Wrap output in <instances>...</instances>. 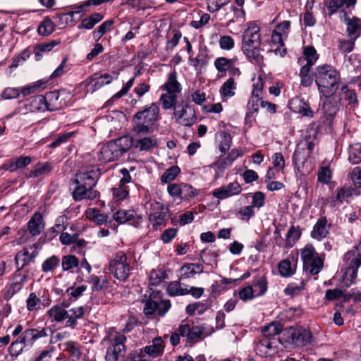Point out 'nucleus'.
<instances>
[{
    "label": "nucleus",
    "mask_w": 361,
    "mask_h": 361,
    "mask_svg": "<svg viewBox=\"0 0 361 361\" xmlns=\"http://www.w3.org/2000/svg\"><path fill=\"white\" fill-rule=\"evenodd\" d=\"M100 176L99 169L76 173L74 183L76 187L73 191V198L75 201L83 200H93L97 199L99 192L93 188L96 185Z\"/></svg>",
    "instance_id": "nucleus-1"
},
{
    "label": "nucleus",
    "mask_w": 361,
    "mask_h": 361,
    "mask_svg": "<svg viewBox=\"0 0 361 361\" xmlns=\"http://www.w3.org/2000/svg\"><path fill=\"white\" fill-rule=\"evenodd\" d=\"M314 76L319 92L323 97L329 98L336 92L341 75L334 66L319 65L316 68Z\"/></svg>",
    "instance_id": "nucleus-2"
},
{
    "label": "nucleus",
    "mask_w": 361,
    "mask_h": 361,
    "mask_svg": "<svg viewBox=\"0 0 361 361\" xmlns=\"http://www.w3.org/2000/svg\"><path fill=\"white\" fill-rule=\"evenodd\" d=\"M242 51L253 63L260 64L263 61L261 52V39L259 27L249 24L242 36Z\"/></svg>",
    "instance_id": "nucleus-3"
},
{
    "label": "nucleus",
    "mask_w": 361,
    "mask_h": 361,
    "mask_svg": "<svg viewBox=\"0 0 361 361\" xmlns=\"http://www.w3.org/2000/svg\"><path fill=\"white\" fill-rule=\"evenodd\" d=\"M133 146V138L126 135L103 145L98 153V159L111 162L119 159Z\"/></svg>",
    "instance_id": "nucleus-4"
},
{
    "label": "nucleus",
    "mask_w": 361,
    "mask_h": 361,
    "mask_svg": "<svg viewBox=\"0 0 361 361\" xmlns=\"http://www.w3.org/2000/svg\"><path fill=\"white\" fill-rule=\"evenodd\" d=\"M312 339V335L310 330L297 326L286 329L279 340L285 348H294L303 347L310 343Z\"/></svg>",
    "instance_id": "nucleus-5"
},
{
    "label": "nucleus",
    "mask_w": 361,
    "mask_h": 361,
    "mask_svg": "<svg viewBox=\"0 0 361 361\" xmlns=\"http://www.w3.org/2000/svg\"><path fill=\"white\" fill-rule=\"evenodd\" d=\"M133 269L131 259L123 251L117 252L109 262L110 272L121 281H127Z\"/></svg>",
    "instance_id": "nucleus-6"
},
{
    "label": "nucleus",
    "mask_w": 361,
    "mask_h": 361,
    "mask_svg": "<svg viewBox=\"0 0 361 361\" xmlns=\"http://www.w3.org/2000/svg\"><path fill=\"white\" fill-rule=\"evenodd\" d=\"M303 269L311 275L318 274L324 266V256L317 253L312 245H307L301 250Z\"/></svg>",
    "instance_id": "nucleus-7"
},
{
    "label": "nucleus",
    "mask_w": 361,
    "mask_h": 361,
    "mask_svg": "<svg viewBox=\"0 0 361 361\" xmlns=\"http://www.w3.org/2000/svg\"><path fill=\"white\" fill-rule=\"evenodd\" d=\"M173 118L178 124L185 127H190L197 121L195 108L188 100H182L176 105Z\"/></svg>",
    "instance_id": "nucleus-8"
},
{
    "label": "nucleus",
    "mask_w": 361,
    "mask_h": 361,
    "mask_svg": "<svg viewBox=\"0 0 361 361\" xmlns=\"http://www.w3.org/2000/svg\"><path fill=\"white\" fill-rule=\"evenodd\" d=\"M264 83L261 76L254 82L252 85V90L250 98L247 103V112L246 114V119L252 117L255 114L259 111V107L261 106V101H264L263 97Z\"/></svg>",
    "instance_id": "nucleus-9"
},
{
    "label": "nucleus",
    "mask_w": 361,
    "mask_h": 361,
    "mask_svg": "<svg viewBox=\"0 0 361 361\" xmlns=\"http://www.w3.org/2000/svg\"><path fill=\"white\" fill-rule=\"evenodd\" d=\"M168 219V209L162 203L155 201L150 204L149 221L154 229L165 226Z\"/></svg>",
    "instance_id": "nucleus-10"
},
{
    "label": "nucleus",
    "mask_w": 361,
    "mask_h": 361,
    "mask_svg": "<svg viewBox=\"0 0 361 361\" xmlns=\"http://www.w3.org/2000/svg\"><path fill=\"white\" fill-rule=\"evenodd\" d=\"M126 341V338L124 335L116 334L112 336L111 345L106 350V361H118V357L123 355Z\"/></svg>",
    "instance_id": "nucleus-11"
},
{
    "label": "nucleus",
    "mask_w": 361,
    "mask_h": 361,
    "mask_svg": "<svg viewBox=\"0 0 361 361\" xmlns=\"http://www.w3.org/2000/svg\"><path fill=\"white\" fill-rule=\"evenodd\" d=\"M343 259L348 266L344 278L353 282L357 278V271L361 265V253L352 250L345 254Z\"/></svg>",
    "instance_id": "nucleus-12"
},
{
    "label": "nucleus",
    "mask_w": 361,
    "mask_h": 361,
    "mask_svg": "<svg viewBox=\"0 0 361 361\" xmlns=\"http://www.w3.org/2000/svg\"><path fill=\"white\" fill-rule=\"evenodd\" d=\"M47 111L46 98L43 95H36L19 104L18 111L21 114H27L30 112Z\"/></svg>",
    "instance_id": "nucleus-13"
},
{
    "label": "nucleus",
    "mask_w": 361,
    "mask_h": 361,
    "mask_svg": "<svg viewBox=\"0 0 361 361\" xmlns=\"http://www.w3.org/2000/svg\"><path fill=\"white\" fill-rule=\"evenodd\" d=\"M114 78H116V74L111 75L104 73L99 75L95 73L90 76L84 82L87 92L93 93L106 85L110 84Z\"/></svg>",
    "instance_id": "nucleus-14"
},
{
    "label": "nucleus",
    "mask_w": 361,
    "mask_h": 361,
    "mask_svg": "<svg viewBox=\"0 0 361 361\" xmlns=\"http://www.w3.org/2000/svg\"><path fill=\"white\" fill-rule=\"evenodd\" d=\"M164 346L163 345V341L161 337H156L152 340V344L147 345L143 349H141L140 352H136L133 355V361H147L146 359H143L142 353L148 355L152 357H157L161 355L164 352Z\"/></svg>",
    "instance_id": "nucleus-15"
},
{
    "label": "nucleus",
    "mask_w": 361,
    "mask_h": 361,
    "mask_svg": "<svg viewBox=\"0 0 361 361\" xmlns=\"http://www.w3.org/2000/svg\"><path fill=\"white\" fill-rule=\"evenodd\" d=\"M171 307L170 300H162L159 302L149 298L145 302L143 312L145 315H152L157 312L159 316L163 317Z\"/></svg>",
    "instance_id": "nucleus-16"
},
{
    "label": "nucleus",
    "mask_w": 361,
    "mask_h": 361,
    "mask_svg": "<svg viewBox=\"0 0 361 361\" xmlns=\"http://www.w3.org/2000/svg\"><path fill=\"white\" fill-rule=\"evenodd\" d=\"M114 219L119 224L128 223L138 227L142 221V218L134 210L119 209L113 215Z\"/></svg>",
    "instance_id": "nucleus-17"
},
{
    "label": "nucleus",
    "mask_w": 361,
    "mask_h": 361,
    "mask_svg": "<svg viewBox=\"0 0 361 361\" xmlns=\"http://www.w3.org/2000/svg\"><path fill=\"white\" fill-rule=\"evenodd\" d=\"M242 188L238 182H232L226 185L221 186L212 191V195L219 199L224 200L240 193Z\"/></svg>",
    "instance_id": "nucleus-18"
},
{
    "label": "nucleus",
    "mask_w": 361,
    "mask_h": 361,
    "mask_svg": "<svg viewBox=\"0 0 361 361\" xmlns=\"http://www.w3.org/2000/svg\"><path fill=\"white\" fill-rule=\"evenodd\" d=\"M49 331V328L26 329L21 334L22 341L24 345L30 348L37 340L48 336Z\"/></svg>",
    "instance_id": "nucleus-19"
},
{
    "label": "nucleus",
    "mask_w": 361,
    "mask_h": 361,
    "mask_svg": "<svg viewBox=\"0 0 361 361\" xmlns=\"http://www.w3.org/2000/svg\"><path fill=\"white\" fill-rule=\"evenodd\" d=\"M159 112V107L157 103H152L148 108L137 112L135 118L138 121H143L152 126L157 120Z\"/></svg>",
    "instance_id": "nucleus-20"
},
{
    "label": "nucleus",
    "mask_w": 361,
    "mask_h": 361,
    "mask_svg": "<svg viewBox=\"0 0 361 361\" xmlns=\"http://www.w3.org/2000/svg\"><path fill=\"white\" fill-rule=\"evenodd\" d=\"M37 255V251L33 250L30 252L28 247H23L20 251L18 252L15 256L17 271H20L24 267L33 262Z\"/></svg>",
    "instance_id": "nucleus-21"
},
{
    "label": "nucleus",
    "mask_w": 361,
    "mask_h": 361,
    "mask_svg": "<svg viewBox=\"0 0 361 361\" xmlns=\"http://www.w3.org/2000/svg\"><path fill=\"white\" fill-rule=\"evenodd\" d=\"M243 154V151L240 149H232L226 158L217 160L209 166L217 169L219 171L223 172L227 167L231 166L238 157L242 156Z\"/></svg>",
    "instance_id": "nucleus-22"
},
{
    "label": "nucleus",
    "mask_w": 361,
    "mask_h": 361,
    "mask_svg": "<svg viewBox=\"0 0 361 361\" xmlns=\"http://www.w3.org/2000/svg\"><path fill=\"white\" fill-rule=\"evenodd\" d=\"M355 4L356 0H326L324 1L329 16L335 14L343 6L346 8H353Z\"/></svg>",
    "instance_id": "nucleus-23"
},
{
    "label": "nucleus",
    "mask_w": 361,
    "mask_h": 361,
    "mask_svg": "<svg viewBox=\"0 0 361 361\" xmlns=\"http://www.w3.org/2000/svg\"><path fill=\"white\" fill-rule=\"evenodd\" d=\"M27 228L30 233L36 236L41 233L44 228V221L42 215L39 212H35L31 216L27 223Z\"/></svg>",
    "instance_id": "nucleus-24"
},
{
    "label": "nucleus",
    "mask_w": 361,
    "mask_h": 361,
    "mask_svg": "<svg viewBox=\"0 0 361 361\" xmlns=\"http://www.w3.org/2000/svg\"><path fill=\"white\" fill-rule=\"evenodd\" d=\"M327 220L325 217L319 218L311 232V237L317 240H322L329 234Z\"/></svg>",
    "instance_id": "nucleus-25"
},
{
    "label": "nucleus",
    "mask_w": 361,
    "mask_h": 361,
    "mask_svg": "<svg viewBox=\"0 0 361 361\" xmlns=\"http://www.w3.org/2000/svg\"><path fill=\"white\" fill-rule=\"evenodd\" d=\"M85 314L82 307H75L66 310V326L75 329L78 324V319L82 318Z\"/></svg>",
    "instance_id": "nucleus-26"
},
{
    "label": "nucleus",
    "mask_w": 361,
    "mask_h": 361,
    "mask_svg": "<svg viewBox=\"0 0 361 361\" xmlns=\"http://www.w3.org/2000/svg\"><path fill=\"white\" fill-rule=\"evenodd\" d=\"M176 73L172 72L169 75L167 81L162 86L161 89L166 92H170L171 94L178 95L181 91V85L177 81Z\"/></svg>",
    "instance_id": "nucleus-27"
},
{
    "label": "nucleus",
    "mask_w": 361,
    "mask_h": 361,
    "mask_svg": "<svg viewBox=\"0 0 361 361\" xmlns=\"http://www.w3.org/2000/svg\"><path fill=\"white\" fill-rule=\"evenodd\" d=\"M345 21L348 36L357 39L361 34V19L354 17L346 18Z\"/></svg>",
    "instance_id": "nucleus-28"
},
{
    "label": "nucleus",
    "mask_w": 361,
    "mask_h": 361,
    "mask_svg": "<svg viewBox=\"0 0 361 361\" xmlns=\"http://www.w3.org/2000/svg\"><path fill=\"white\" fill-rule=\"evenodd\" d=\"M47 315L51 322L60 323L66 319V310L61 305H54L47 312Z\"/></svg>",
    "instance_id": "nucleus-29"
},
{
    "label": "nucleus",
    "mask_w": 361,
    "mask_h": 361,
    "mask_svg": "<svg viewBox=\"0 0 361 361\" xmlns=\"http://www.w3.org/2000/svg\"><path fill=\"white\" fill-rule=\"evenodd\" d=\"M157 145V142L154 137L140 138L135 142L133 140V146L139 151H149Z\"/></svg>",
    "instance_id": "nucleus-30"
},
{
    "label": "nucleus",
    "mask_w": 361,
    "mask_h": 361,
    "mask_svg": "<svg viewBox=\"0 0 361 361\" xmlns=\"http://www.w3.org/2000/svg\"><path fill=\"white\" fill-rule=\"evenodd\" d=\"M191 63L195 68L196 70L201 68L202 66H206L208 63V54L206 48H200L197 56L195 58H189Z\"/></svg>",
    "instance_id": "nucleus-31"
},
{
    "label": "nucleus",
    "mask_w": 361,
    "mask_h": 361,
    "mask_svg": "<svg viewBox=\"0 0 361 361\" xmlns=\"http://www.w3.org/2000/svg\"><path fill=\"white\" fill-rule=\"evenodd\" d=\"M278 269L282 276L289 277L295 273L296 264L289 259H285L279 262Z\"/></svg>",
    "instance_id": "nucleus-32"
},
{
    "label": "nucleus",
    "mask_w": 361,
    "mask_h": 361,
    "mask_svg": "<svg viewBox=\"0 0 361 361\" xmlns=\"http://www.w3.org/2000/svg\"><path fill=\"white\" fill-rule=\"evenodd\" d=\"M255 297L263 295L267 290V281L264 276L256 277L252 285Z\"/></svg>",
    "instance_id": "nucleus-33"
},
{
    "label": "nucleus",
    "mask_w": 361,
    "mask_h": 361,
    "mask_svg": "<svg viewBox=\"0 0 361 361\" xmlns=\"http://www.w3.org/2000/svg\"><path fill=\"white\" fill-rule=\"evenodd\" d=\"M216 139L219 142V149L222 153H225L230 149L232 138L229 133L225 131H221L216 135Z\"/></svg>",
    "instance_id": "nucleus-34"
},
{
    "label": "nucleus",
    "mask_w": 361,
    "mask_h": 361,
    "mask_svg": "<svg viewBox=\"0 0 361 361\" xmlns=\"http://www.w3.org/2000/svg\"><path fill=\"white\" fill-rule=\"evenodd\" d=\"M44 98H46L47 111H55L60 109L62 106L61 103L58 101L59 93L56 91L48 92L46 96H44Z\"/></svg>",
    "instance_id": "nucleus-35"
},
{
    "label": "nucleus",
    "mask_w": 361,
    "mask_h": 361,
    "mask_svg": "<svg viewBox=\"0 0 361 361\" xmlns=\"http://www.w3.org/2000/svg\"><path fill=\"white\" fill-rule=\"evenodd\" d=\"M180 271L181 276L186 279L190 275L202 273L204 268L201 264H186L181 267Z\"/></svg>",
    "instance_id": "nucleus-36"
},
{
    "label": "nucleus",
    "mask_w": 361,
    "mask_h": 361,
    "mask_svg": "<svg viewBox=\"0 0 361 361\" xmlns=\"http://www.w3.org/2000/svg\"><path fill=\"white\" fill-rule=\"evenodd\" d=\"M178 99V95L171 94L170 92H166L162 94L160 97L159 101L161 104V106L164 110H169L173 109L176 105Z\"/></svg>",
    "instance_id": "nucleus-37"
},
{
    "label": "nucleus",
    "mask_w": 361,
    "mask_h": 361,
    "mask_svg": "<svg viewBox=\"0 0 361 361\" xmlns=\"http://www.w3.org/2000/svg\"><path fill=\"white\" fill-rule=\"evenodd\" d=\"M236 89V84L233 78H230L224 82L220 88V94L222 97H231L235 94V90Z\"/></svg>",
    "instance_id": "nucleus-38"
},
{
    "label": "nucleus",
    "mask_w": 361,
    "mask_h": 361,
    "mask_svg": "<svg viewBox=\"0 0 361 361\" xmlns=\"http://www.w3.org/2000/svg\"><path fill=\"white\" fill-rule=\"evenodd\" d=\"M348 160L352 164L361 162V143H355L349 147Z\"/></svg>",
    "instance_id": "nucleus-39"
},
{
    "label": "nucleus",
    "mask_w": 361,
    "mask_h": 361,
    "mask_svg": "<svg viewBox=\"0 0 361 361\" xmlns=\"http://www.w3.org/2000/svg\"><path fill=\"white\" fill-rule=\"evenodd\" d=\"M52 169L49 163H38L34 169L31 170L28 177L37 178L38 176L49 173Z\"/></svg>",
    "instance_id": "nucleus-40"
},
{
    "label": "nucleus",
    "mask_w": 361,
    "mask_h": 361,
    "mask_svg": "<svg viewBox=\"0 0 361 361\" xmlns=\"http://www.w3.org/2000/svg\"><path fill=\"white\" fill-rule=\"evenodd\" d=\"M271 348L272 342L270 339L264 337L259 340L255 345V350L257 353L262 357L267 356Z\"/></svg>",
    "instance_id": "nucleus-41"
},
{
    "label": "nucleus",
    "mask_w": 361,
    "mask_h": 361,
    "mask_svg": "<svg viewBox=\"0 0 361 361\" xmlns=\"http://www.w3.org/2000/svg\"><path fill=\"white\" fill-rule=\"evenodd\" d=\"M180 169L177 166H173L166 169L161 176V181L164 183H171L180 173Z\"/></svg>",
    "instance_id": "nucleus-42"
},
{
    "label": "nucleus",
    "mask_w": 361,
    "mask_h": 361,
    "mask_svg": "<svg viewBox=\"0 0 361 361\" xmlns=\"http://www.w3.org/2000/svg\"><path fill=\"white\" fill-rule=\"evenodd\" d=\"M86 214L87 218L93 221L97 225H102L107 222V215L99 213V212L95 209H89Z\"/></svg>",
    "instance_id": "nucleus-43"
},
{
    "label": "nucleus",
    "mask_w": 361,
    "mask_h": 361,
    "mask_svg": "<svg viewBox=\"0 0 361 361\" xmlns=\"http://www.w3.org/2000/svg\"><path fill=\"white\" fill-rule=\"evenodd\" d=\"M235 59H228L226 57L217 58L214 61V66L220 73H226L232 63H235Z\"/></svg>",
    "instance_id": "nucleus-44"
},
{
    "label": "nucleus",
    "mask_w": 361,
    "mask_h": 361,
    "mask_svg": "<svg viewBox=\"0 0 361 361\" xmlns=\"http://www.w3.org/2000/svg\"><path fill=\"white\" fill-rule=\"evenodd\" d=\"M314 144L312 142H310L308 140H302L300 141L297 147H296V149L294 152V154H293V160H300L301 159V157H300V149L301 147H305V149L307 150V154L308 156H310V153L312 152V151L314 149Z\"/></svg>",
    "instance_id": "nucleus-45"
},
{
    "label": "nucleus",
    "mask_w": 361,
    "mask_h": 361,
    "mask_svg": "<svg viewBox=\"0 0 361 361\" xmlns=\"http://www.w3.org/2000/svg\"><path fill=\"white\" fill-rule=\"evenodd\" d=\"M281 330V327L279 323H271L264 326L262 330L263 336L271 340V338L278 335Z\"/></svg>",
    "instance_id": "nucleus-46"
},
{
    "label": "nucleus",
    "mask_w": 361,
    "mask_h": 361,
    "mask_svg": "<svg viewBox=\"0 0 361 361\" xmlns=\"http://www.w3.org/2000/svg\"><path fill=\"white\" fill-rule=\"evenodd\" d=\"M304 281L291 282L284 289V293L286 295L294 296L298 295L304 289Z\"/></svg>",
    "instance_id": "nucleus-47"
},
{
    "label": "nucleus",
    "mask_w": 361,
    "mask_h": 361,
    "mask_svg": "<svg viewBox=\"0 0 361 361\" xmlns=\"http://www.w3.org/2000/svg\"><path fill=\"white\" fill-rule=\"evenodd\" d=\"M60 259L58 257L53 255L47 258L42 264V270L43 272L47 273L52 271L59 266Z\"/></svg>",
    "instance_id": "nucleus-48"
},
{
    "label": "nucleus",
    "mask_w": 361,
    "mask_h": 361,
    "mask_svg": "<svg viewBox=\"0 0 361 361\" xmlns=\"http://www.w3.org/2000/svg\"><path fill=\"white\" fill-rule=\"evenodd\" d=\"M26 347H28V345H24V343L22 341V335L20 336V337L15 341H13L8 350L10 355L13 357L18 356L23 350V349Z\"/></svg>",
    "instance_id": "nucleus-49"
},
{
    "label": "nucleus",
    "mask_w": 361,
    "mask_h": 361,
    "mask_svg": "<svg viewBox=\"0 0 361 361\" xmlns=\"http://www.w3.org/2000/svg\"><path fill=\"white\" fill-rule=\"evenodd\" d=\"M78 265L79 261L74 255H65L62 258L61 267L63 271H68Z\"/></svg>",
    "instance_id": "nucleus-50"
},
{
    "label": "nucleus",
    "mask_w": 361,
    "mask_h": 361,
    "mask_svg": "<svg viewBox=\"0 0 361 361\" xmlns=\"http://www.w3.org/2000/svg\"><path fill=\"white\" fill-rule=\"evenodd\" d=\"M166 290L168 295L170 296L184 295L188 294V290L182 288L180 283L176 281L171 283Z\"/></svg>",
    "instance_id": "nucleus-51"
},
{
    "label": "nucleus",
    "mask_w": 361,
    "mask_h": 361,
    "mask_svg": "<svg viewBox=\"0 0 361 361\" xmlns=\"http://www.w3.org/2000/svg\"><path fill=\"white\" fill-rule=\"evenodd\" d=\"M27 280L25 275H16L15 276V281L11 284L8 291L12 294H15L18 291L22 289L25 282Z\"/></svg>",
    "instance_id": "nucleus-52"
},
{
    "label": "nucleus",
    "mask_w": 361,
    "mask_h": 361,
    "mask_svg": "<svg viewBox=\"0 0 361 361\" xmlns=\"http://www.w3.org/2000/svg\"><path fill=\"white\" fill-rule=\"evenodd\" d=\"M166 277L167 274L164 270H152L149 275V281L151 285L157 286Z\"/></svg>",
    "instance_id": "nucleus-53"
},
{
    "label": "nucleus",
    "mask_w": 361,
    "mask_h": 361,
    "mask_svg": "<svg viewBox=\"0 0 361 361\" xmlns=\"http://www.w3.org/2000/svg\"><path fill=\"white\" fill-rule=\"evenodd\" d=\"M354 190L350 187H343L338 190L336 195V200L341 203L346 201L348 202L349 199L353 196Z\"/></svg>",
    "instance_id": "nucleus-54"
},
{
    "label": "nucleus",
    "mask_w": 361,
    "mask_h": 361,
    "mask_svg": "<svg viewBox=\"0 0 361 361\" xmlns=\"http://www.w3.org/2000/svg\"><path fill=\"white\" fill-rule=\"evenodd\" d=\"M305 60L310 65H314L318 59L316 49L311 46L305 47L303 50Z\"/></svg>",
    "instance_id": "nucleus-55"
},
{
    "label": "nucleus",
    "mask_w": 361,
    "mask_h": 361,
    "mask_svg": "<svg viewBox=\"0 0 361 361\" xmlns=\"http://www.w3.org/2000/svg\"><path fill=\"white\" fill-rule=\"evenodd\" d=\"M112 193L114 198L116 200H123L129 195L127 187L120 183L112 189Z\"/></svg>",
    "instance_id": "nucleus-56"
},
{
    "label": "nucleus",
    "mask_w": 361,
    "mask_h": 361,
    "mask_svg": "<svg viewBox=\"0 0 361 361\" xmlns=\"http://www.w3.org/2000/svg\"><path fill=\"white\" fill-rule=\"evenodd\" d=\"M66 221V216H61L57 218L54 226L51 228V230L49 232L51 237H54L59 233L62 232L66 229V226L64 225Z\"/></svg>",
    "instance_id": "nucleus-57"
},
{
    "label": "nucleus",
    "mask_w": 361,
    "mask_h": 361,
    "mask_svg": "<svg viewBox=\"0 0 361 361\" xmlns=\"http://www.w3.org/2000/svg\"><path fill=\"white\" fill-rule=\"evenodd\" d=\"M255 209L250 205L240 208L237 215L242 221H248L255 216Z\"/></svg>",
    "instance_id": "nucleus-58"
},
{
    "label": "nucleus",
    "mask_w": 361,
    "mask_h": 361,
    "mask_svg": "<svg viewBox=\"0 0 361 361\" xmlns=\"http://www.w3.org/2000/svg\"><path fill=\"white\" fill-rule=\"evenodd\" d=\"M58 44L59 42L57 41L53 40L48 43H42L38 44L35 49L37 60L39 59L40 52H49Z\"/></svg>",
    "instance_id": "nucleus-59"
},
{
    "label": "nucleus",
    "mask_w": 361,
    "mask_h": 361,
    "mask_svg": "<svg viewBox=\"0 0 361 361\" xmlns=\"http://www.w3.org/2000/svg\"><path fill=\"white\" fill-rule=\"evenodd\" d=\"M300 236V231L295 226H291L286 234V245L293 246Z\"/></svg>",
    "instance_id": "nucleus-60"
},
{
    "label": "nucleus",
    "mask_w": 361,
    "mask_h": 361,
    "mask_svg": "<svg viewBox=\"0 0 361 361\" xmlns=\"http://www.w3.org/2000/svg\"><path fill=\"white\" fill-rule=\"evenodd\" d=\"M90 282L92 283V290L93 291L101 290L106 286V281L104 279L95 275L90 276Z\"/></svg>",
    "instance_id": "nucleus-61"
},
{
    "label": "nucleus",
    "mask_w": 361,
    "mask_h": 361,
    "mask_svg": "<svg viewBox=\"0 0 361 361\" xmlns=\"http://www.w3.org/2000/svg\"><path fill=\"white\" fill-rule=\"evenodd\" d=\"M181 200H189L192 197H194L196 195L195 190L192 188V185L181 183Z\"/></svg>",
    "instance_id": "nucleus-62"
},
{
    "label": "nucleus",
    "mask_w": 361,
    "mask_h": 361,
    "mask_svg": "<svg viewBox=\"0 0 361 361\" xmlns=\"http://www.w3.org/2000/svg\"><path fill=\"white\" fill-rule=\"evenodd\" d=\"M203 334V329L199 326L191 327L186 341L193 343L200 338Z\"/></svg>",
    "instance_id": "nucleus-63"
},
{
    "label": "nucleus",
    "mask_w": 361,
    "mask_h": 361,
    "mask_svg": "<svg viewBox=\"0 0 361 361\" xmlns=\"http://www.w3.org/2000/svg\"><path fill=\"white\" fill-rule=\"evenodd\" d=\"M219 43L221 49L227 51L232 49L235 44L234 39L228 35L221 36Z\"/></svg>",
    "instance_id": "nucleus-64"
}]
</instances>
